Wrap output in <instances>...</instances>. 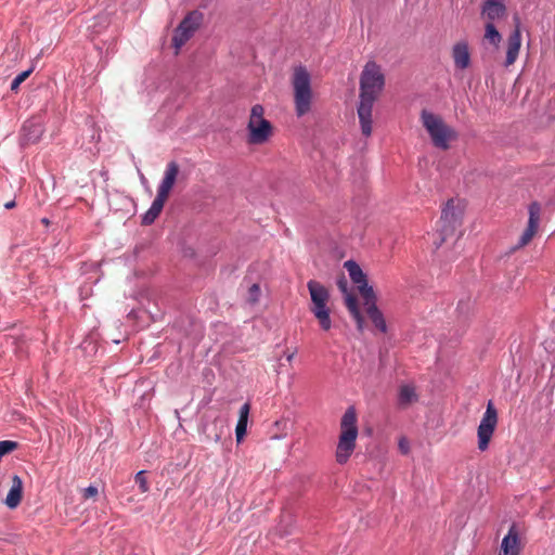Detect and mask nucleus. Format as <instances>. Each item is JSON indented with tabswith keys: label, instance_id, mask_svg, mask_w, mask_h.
I'll use <instances>...</instances> for the list:
<instances>
[{
	"label": "nucleus",
	"instance_id": "5701e85b",
	"mask_svg": "<svg viewBox=\"0 0 555 555\" xmlns=\"http://www.w3.org/2000/svg\"><path fill=\"white\" fill-rule=\"evenodd\" d=\"M485 38L487 40H489V42L492 43L495 47H498V44L501 42V39H502L501 34L496 29V27L493 24V22H488L486 24Z\"/></svg>",
	"mask_w": 555,
	"mask_h": 555
},
{
	"label": "nucleus",
	"instance_id": "4468645a",
	"mask_svg": "<svg viewBox=\"0 0 555 555\" xmlns=\"http://www.w3.org/2000/svg\"><path fill=\"white\" fill-rule=\"evenodd\" d=\"M179 173V165L176 162H170L165 170L164 178L162 183L157 189V193L169 197V194L176 183L177 177Z\"/></svg>",
	"mask_w": 555,
	"mask_h": 555
},
{
	"label": "nucleus",
	"instance_id": "7ed1b4c3",
	"mask_svg": "<svg viewBox=\"0 0 555 555\" xmlns=\"http://www.w3.org/2000/svg\"><path fill=\"white\" fill-rule=\"evenodd\" d=\"M307 288L311 298L310 311L318 320L320 327L327 332L332 328L330 291L320 282L310 280L307 283Z\"/></svg>",
	"mask_w": 555,
	"mask_h": 555
},
{
	"label": "nucleus",
	"instance_id": "aec40b11",
	"mask_svg": "<svg viewBox=\"0 0 555 555\" xmlns=\"http://www.w3.org/2000/svg\"><path fill=\"white\" fill-rule=\"evenodd\" d=\"M249 410L250 406L248 403L243 404L240 409V416L235 428L236 441L238 443L246 435Z\"/></svg>",
	"mask_w": 555,
	"mask_h": 555
},
{
	"label": "nucleus",
	"instance_id": "2f4dec72",
	"mask_svg": "<svg viewBox=\"0 0 555 555\" xmlns=\"http://www.w3.org/2000/svg\"><path fill=\"white\" fill-rule=\"evenodd\" d=\"M364 69L365 70H369V69H378V66L376 65V63L374 61H369L365 66H364Z\"/></svg>",
	"mask_w": 555,
	"mask_h": 555
},
{
	"label": "nucleus",
	"instance_id": "dca6fc26",
	"mask_svg": "<svg viewBox=\"0 0 555 555\" xmlns=\"http://www.w3.org/2000/svg\"><path fill=\"white\" fill-rule=\"evenodd\" d=\"M167 199H168V197L157 193L150 209L142 217V224H144V225L152 224L157 219V217L160 215Z\"/></svg>",
	"mask_w": 555,
	"mask_h": 555
},
{
	"label": "nucleus",
	"instance_id": "423d86ee",
	"mask_svg": "<svg viewBox=\"0 0 555 555\" xmlns=\"http://www.w3.org/2000/svg\"><path fill=\"white\" fill-rule=\"evenodd\" d=\"M421 120L424 128L427 130L433 144L438 149L448 150L451 132L441 117L428 112L427 109H423Z\"/></svg>",
	"mask_w": 555,
	"mask_h": 555
},
{
	"label": "nucleus",
	"instance_id": "b1692460",
	"mask_svg": "<svg viewBox=\"0 0 555 555\" xmlns=\"http://www.w3.org/2000/svg\"><path fill=\"white\" fill-rule=\"evenodd\" d=\"M273 427L274 433L272 434L271 439L280 440L287 436V422L285 420L275 421Z\"/></svg>",
	"mask_w": 555,
	"mask_h": 555
},
{
	"label": "nucleus",
	"instance_id": "7c9ffc66",
	"mask_svg": "<svg viewBox=\"0 0 555 555\" xmlns=\"http://www.w3.org/2000/svg\"><path fill=\"white\" fill-rule=\"evenodd\" d=\"M399 449L403 454H406L409 452V441L405 438L400 439Z\"/></svg>",
	"mask_w": 555,
	"mask_h": 555
},
{
	"label": "nucleus",
	"instance_id": "1a4fd4ad",
	"mask_svg": "<svg viewBox=\"0 0 555 555\" xmlns=\"http://www.w3.org/2000/svg\"><path fill=\"white\" fill-rule=\"evenodd\" d=\"M344 267L348 271L351 281L358 286V291L364 301L375 299V292L373 287L367 284L366 275L363 273L360 266L353 260H347Z\"/></svg>",
	"mask_w": 555,
	"mask_h": 555
},
{
	"label": "nucleus",
	"instance_id": "39448f33",
	"mask_svg": "<svg viewBox=\"0 0 555 555\" xmlns=\"http://www.w3.org/2000/svg\"><path fill=\"white\" fill-rule=\"evenodd\" d=\"M264 108L260 104H256L250 109V116L247 125L248 143L249 144H263L273 133L271 122L264 118Z\"/></svg>",
	"mask_w": 555,
	"mask_h": 555
},
{
	"label": "nucleus",
	"instance_id": "bb28decb",
	"mask_svg": "<svg viewBox=\"0 0 555 555\" xmlns=\"http://www.w3.org/2000/svg\"><path fill=\"white\" fill-rule=\"evenodd\" d=\"M261 291L259 284L255 283L248 288L247 301L249 304H256L259 301Z\"/></svg>",
	"mask_w": 555,
	"mask_h": 555
},
{
	"label": "nucleus",
	"instance_id": "6e6552de",
	"mask_svg": "<svg viewBox=\"0 0 555 555\" xmlns=\"http://www.w3.org/2000/svg\"><path fill=\"white\" fill-rule=\"evenodd\" d=\"M498 425V412L491 401L488 402L486 412L478 426V449L486 451Z\"/></svg>",
	"mask_w": 555,
	"mask_h": 555
},
{
	"label": "nucleus",
	"instance_id": "c9c22d12",
	"mask_svg": "<svg viewBox=\"0 0 555 555\" xmlns=\"http://www.w3.org/2000/svg\"><path fill=\"white\" fill-rule=\"evenodd\" d=\"M294 357H295V352L288 353V354L286 356V360H287L288 362H291V361L294 359Z\"/></svg>",
	"mask_w": 555,
	"mask_h": 555
},
{
	"label": "nucleus",
	"instance_id": "a878e982",
	"mask_svg": "<svg viewBox=\"0 0 555 555\" xmlns=\"http://www.w3.org/2000/svg\"><path fill=\"white\" fill-rule=\"evenodd\" d=\"M145 470H140L135 474L134 477V480L138 483L141 493H146L150 490V486L145 477Z\"/></svg>",
	"mask_w": 555,
	"mask_h": 555
},
{
	"label": "nucleus",
	"instance_id": "c756f323",
	"mask_svg": "<svg viewBox=\"0 0 555 555\" xmlns=\"http://www.w3.org/2000/svg\"><path fill=\"white\" fill-rule=\"evenodd\" d=\"M99 493L98 488L94 486H89L83 490L82 496L83 499H91L96 496Z\"/></svg>",
	"mask_w": 555,
	"mask_h": 555
},
{
	"label": "nucleus",
	"instance_id": "4be33fe9",
	"mask_svg": "<svg viewBox=\"0 0 555 555\" xmlns=\"http://www.w3.org/2000/svg\"><path fill=\"white\" fill-rule=\"evenodd\" d=\"M417 400L415 388L411 385H403L399 391V403L401 405H409Z\"/></svg>",
	"mask_w": 555,
	"mask_h": 555
},
{
	"label": "nucleus",
	"instance_id": "393cba45",
	"mask_svg": "<svg viewBox=\"0 0 555 555\" xmlns=\"http://www.w3.org/2000/svg\"><path fill=\"white\" fill-rule=\"evenodd\" d=\"M18 448V443L12 440L0 441V456H4Z\"/></svg>",
	"mask_w": 555,
	"mask_h": 555
},
{
	"label": "nucleus",
	"instance_id": "f257e3e1",
	"mask_svg": "<svg viewBox=\"0 0 555 555\" xmlns=\"http://www.w3.org/2000/svg\"><path fill=\"white\" fill-rule=\"evenodd\" d=\"M385 85V77L382 72H362L360 78V101L357 108L361 132L370 137L373 131V105L378 99Z\"/></svg>",
	"mask_w": 555,
	"mask_h": 555
},
{
	"label": "nucleus",
	"instance_id": "cd10ccee",
	"mask_svg": "<svg viewBox=\"0 0 555 555\" xmlns=\"http://www.w3.org/2000/svg\"><path fill=\"white\" fill-rule=\"evenodd\" d=\"M456 310H457L459 314H464V315L470 314V312L473 310L472 300L469 298L467 300H460L457 304Z\"/></svg>",
	"mask_w": 555,
	"mask_h": 555
},
{
	"label": "nucleus",
	"instance_id": "20e7f679",
	"mask_svg": "<svg viewBox=\"0 0 555 555\" xmlns=\"http://www.w3.org/2000/svg\"><path fill=\"white\" fill-rule=\"evenodd\" d=\"M292 83L296 115L301 117L310 112L313 100L309 72H295Z\"/></svg>",
	"mask_w": 555,
	"mask_h": 555
},
{
	"label": "nucleus",
	"instance_id": "f8f14e48",
	"mask_svg": "<svg viewBox=\"0 0 555 555\" xmlns=\"http://www.w3.org/2000/svg\"><path fill=\"white\" fill-rule=\"evenodd\" d=\"M521 550L519 531L515 524H513L503 538L501 543V551L499 555H518Z\"/></svg>",
	"mask_w": 555,
	"mask_h": 555
},
{
	"label": "nucleus",
	"instance_id": "c85d7f7f",
	"mask_svg": "<svg viewBox=\"0 0 555 555\" xmlns=\"http://www.w3.org/2000/svg\"><path fill=\"white\" fill-rule=\"evenodd\" d=\"M33 72H21V74L12 81L11 90L16 91L22 82H24Z\"/></svg>",
	"mask_w": 555,
	"mask_h": 555
},
{
	"label": "nucleus",
	"instance_id": "f704fd0d",
	"mask_svg": "<svg viewBox=\"0 0 555 555\" xmlns=\"http://www.w3.org/2000/svg\"><path fill=\"white\" fill-rule=\"evenodd\" d=\"M4 207H5L7 209H11V208L15 207V202H14V201H11V202L5 203V204H4Z\"/></svg>",
	"mask_w": 555,
	"mask_h": 555
},
{
	"label": "nucleus",
	"instance_id": "ddd939ff",
	"mask_svg": "<svg viewBox=\"0 0 555 555\" xmlns=\"http://www.w3.org/2000/svg\"><path fill=\"white\" fill-rule=\"evenodd\" d=\"M481 14L489 22H493L506 14L505 0H483Z\"/></svg>",
	"mask_w": 555,
	"mask_h": 555
},
{
	"label": "nucleus",
	"instance_id": "a211bd4d",
	"mask_svg": "<svg viewBox=\"0 0 555 555\" xmlns=\"http://www.w3.org/2000/svg\"><path fill=\"white\" fill-rule=\"evenodd\" d=\"M376 298L372 299V301H364L366 306V313L373 324L378 328L380 332L385 333L387 331V325L384 319L383 313L379 311V309L376 306Z\"/></svg>",
	"mask_w": 555,
	"mask_h": 555
},
{
	"label": "nucleus",
	"instance_id": "9d476101",
	"mask_svg": "<svg viewBox=\"0 0 555 555\" xmlns=\"http://www.w3.org/2000/svg\"><path fill=\"white\" fill-rule=\"evenodd\" d=\"M337 287L345 295V305L354 319L357 328L362 332L364 328V319L360 313L356 296L348 292V282L345 276H341L337 281Z\"/></svg>",
	"mask_w": 555,
	"mask_h": 555
},
{
	"label": "nucleus",
	"instance_id": "f03ea898",
	"mask_svg": "<svg viewBox=\"0 0 555 555\" xmlns=\"http://www.w3.org/2000/svg\"><path fill=\"white\" fill-rule=\"evenodd\" d=\"M358 437L357 413L354 408L350 406L343 415L340 422V435L336 449V461L345 464L356 449Z\"/></svg>",
	"mask_w": 555,
	"mask_h": 555
},
{
	"label": "nucleus",
	"instance_id": "f3484780",
	"mask_svg": "<svg viewBox=\"0 0 555 555\" xmlns=\"http://www.w3.org/2000/svg\"><path fill=\"white\" fill-rule=\"evenodd\" d=\"M520 49V33L519 29H515L508 37V47L506 51V59L504 62V66L512 65L515 60L517 59V55L519 53Z\"/></svg>",
	"mask_w": 555,
	"mask_h": 555
},
{
	"label": "nucleus",
	"instance_id": "412c9836",
	"mask_svg": "<svg viewBox=\"0 0 555 555\" xmlns=\"http://www.w3.org/2000/svg\"><path fill=\"white\" fill-rule=\"evenodd\" d=\"M23 131L25 132L26 141L28 143L36 142L42 134L41 126L34 120L26 121L23 126Z\"/></svg>",
	"mask_w": 555,
	"mask_h": 555
},
{
	"label": "nucleus",
	"instance_id": "9b49d317",
	"mask_svg": "<svg viewBox=\"0 0 555 555\" xmlns=\"http://www.w3.org/2000/svg\"><path fill=\"white\" fill-rule=\"evenodd\" d=\"M528 210H529L528 211L529 212L528 224H527V228L525 229V231L522 232L516 248H520V247L528 245L531 242V240L533 238V236L537 234L538 229H539L540 215H541L540 205L537 202L531 203Z\"/></svg>",
	"mask_w": 555,
	"mask_h": 555
},
{
	"label": "nucleus",
	"instance_id": "0eeeda50",
	"mask_svg": "<svg viewBox=\"0 0 555 555\" xmlns=\"http://www.w3.org/2000/svg\"><path fill=\"white\" fill-rule=\"evenodd\" d=\"M204 20L202 12L195 10L186 14L176 28L172 44L176 50H179L199 28Z\"/></svg>",
	"mask_w": 555,
	"mask_h": 555
},
{
	"label": "nucleus",
	"instance_id": "6ab92c4d",
	"mask_svg": "<svg viewBox=\"0 0 555 555\" xmlns=\"http://www.w3.org/2000/svg\"><path fill=\"white\" fill-rule=\"evenodd\" d=\"M453 60L460 69H464L469 65L470 55L465 42H457L453 46Z\"/></svg>",
	"mask_w": 555,
	"mask_h": 555
},
{
	"label": "nucleus",
	"instance_id": "2eb2a0df",
	"mask_svg": "<svg viewBox=\"0 0 555 555\" xmlns=\"http://www.w3.org/2000/svg\"><path fill=\"white\" fill-rule=\"evenodd\" d=\"M22 498H23V481L20 476L14 475L12 477L11 489L9 490V493L7 494L4 503L9 508L13 509L20 505Z\"/></svg>",
	"mask_w": 555,
	"mask_h": 555
},
{
	"label": "nucleus",
	"instance_id": "72a5a7b5",
	"mask_svg": "<svg viewBox=\"0 0 555 555\" xmlns=\"http://www.w3.org/2000/svg\"><path fill=\"white\" fill-rule=\"evenodd\" d=\"M450 205H451V199H449V201H447V202H446V207H444V208H443V210H442V217H441V219H443V218H447V217H448V208H449V206H450Z\"/></svg>",
	"mask_w": 555,
	"mask_h": 555
},
{
	"label": "nucleus",
	"instance_id": "473e14b6",
	"mask_svg": "<svg viewBox=\"0 0 555 555\" xmlns=\"http://www.w3.org/2000/svg\"><path fill=\"white\" fill-rule=\"evenodd\" d=\"M446 238H447L446 235H442V234L439 235V242H437V241L434 242L436 249H438L441 246V244L446 241Z\"/></svg>",
	"mask_w": 555,
	"mask_h": 555
}]
</instances>
